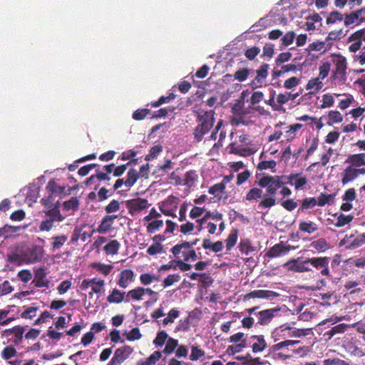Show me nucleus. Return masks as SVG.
<instances>
[{
	"mask_svg": "<svg viewBox=\"0 0 365 365\" xmlns=\"http://www.w3.org/2000/svg\"><path fill=\"white\" fill-rule=\"evenodd\" d=\"M255 184L265 187L264 198L258 204V208L269 209L277 203V190L286 184L294 185L295 190L302 189L308 182L307 178L301 173H291L289 175H262L256 174Z\"/></svg>",
	"mask_w": 365,
	"mask_h": 365,
	"instance_id": "nucleus-1",
	"label": "nucleus"
},
{
	"mask_svg": "<svg viewBox=\"0 0 365 365\" xmlns=\"http://www.w3.org/2000/svg\"><path fill=\"white\" fill-rule=\"evenodd\" d=\"M259 309V306H256L245 309V312L249 316L244 317L241 321L243 328L251 329L254 326L255 327H267L280 311L279 308H270L258 311Z\"/></svg>",
	"mask_w": 365,
	"mask_h": 365,
	"instance_id": "nucleus-2",
	"label": "nucleus"
},
{
	"mask_svg": "<svg viewBox=\"0 0 365 365\" xmlns=\"http://www.w3.org/2000/svg\"><path fill=\"white\" fill-rule=\"evenodd\" d=\"M196 115L197 126L193 130L194 139L197 142H200L204 136L209 133L214 125L215 120V111L212 110H205L199 109L193 110Z\"/></svg>",
	"mask_w": 365,
	"mask_h": 365,
	"instance_id": "nucleus-3",
	"label": "nucleus"
},
{
	"mask_svg": "<svg viewBox=\"0 0 365 365\" xmlns=\"http://www.w3.org/2000/svg\"><path fill=\"white\" fill-rule=\"evenodd\" d=\"M284 268L294 272H307L312 270L309 267V258L299 257L291 259L283 264Z\"/></svg>",
	"mask_w": 365,
	"mask_h": 365,
	"instance_id": "nucleus-4",
	"label": "nucleus"
},
{
	"mask_svg": "<svg viewBox=\"0 0 365 365\" xmlns=\"http://www.w3.org/2000/svg\"><path fill=\"white\" fill-rule=\"evenodd\" d=\"M332 62L335 68L333 71V77L335 79L345 80L347 69V63L346 58L341 54H332Z\"/></svg>",
	"mask_w": 365,
	"mask_h": 365,
	"instance_id": "nucleus-5",
	"label": "nucleus"
},
{
	"mask_svg": "<svg viewBox=\"0 0 365 365\" xmlns=\"http://www.w3.org/2000/svg\"><path fill=\"white\" fill-rule=\"evenodd\" d=\"M269 65L267 63H262L255 71V76L250 83V86L253 89L262 88L266 86V80L269 76Z\"/></svg>",
	"mask_w": 365,
	"mask_h": 365,
	"instance_id": "nucleus-6",
	"label": "nucleus"
},
{
	"mask_svg": "<svg viewBox=\"0 0 365 365\" xmlns=\"http://www.w3.org/2000/svg\"><path fill=\"white\" fill-rule=\"evenodd\" d=\"M330 258L329 257H314L309 258V267H312L319 271L322 276L331 277L329 264Z\"/></svg>",
	"mask_w": 365,
	"mask_h": 365,
	"instance_id": "nucleus-7",
	"label": "nucleus"
},
{
	"mask_svg": "<svg viewBox=\"0 0 365 365\" xmlns=\"http://www.w3.org/2000/svg\"><path fill=\"white\" fill-rule=\"evenodd\" d=\"M365 175V168H352L347 165L339 174L340 181L343 185L354 181L359 175Z\"/></svg>",
	"mask_w": 365,
	"mask_h": 365,
	"instance_id": "nucleus-8",
	"label": "nucleus"
},
{
	"mask_svg": "<svg viewBox=\"0 0 365 365\" xmlns=\"http://www.w3.org/2000/svg\"><path fill=\"white\" fill-rule=\"evenodd\" d=\"M125 205L128 213L131 216H134L143 210H147L150 206L148 200L140 197L126 200Z\"/></svg>",
	"mask_w": 365,
	"mask_h": 365,
	"instance_id": "nucleus-9",
	"label": "nucleus"
},
{
	"mask_svg": "<svg viewBox=\"0 0 365 365\" xmlns=\"http://www.w3.org/2000/svg\"><path fill=\"white\" fill-rule=\"evenodd\" d=\"M133 352L129 345H125L115 349L114 354L107 365H121Z\"/></svg>",
	"mask_w": 365,
	"mask_h": 365,
	"instance_id": "nucleus-10",
	"label": "nucleus"
},
{
	"mask_svg": "<svg viewBox=\"0 0 365 365\" xmlns=\"http://www.w3.org/2000/svg\"><path fill=\"white\" fill-rule=\"evenodd\" d=\"M294 250V247L280 242L271 247L265 253V256L269 258H276L287 255L291 250Z\"/></svg>",
	"mask_w": 365,
	"mask_h": 365,
	"instance_id": "nucleus-11",
	"label": "nucleus"
},
{
	"mask_svg": "<svg viewBox=\"0 0 365 365\" xmlns=\"http://www.w3.org/2000/svg\"><path fill=\"white\" fill-rule=\"evenodd\" d=\"M365 244V233L355 236L354 235H345L339 242L340 246H345L346 250H354Z\"/></svg>",
	"mask_w": 365,
	"mask_h": 365,
	"instance_id": "nucleus-12",
	"label": "nucleus"
},
{
	"mask_svg": "<svg viewBox=\"0 0 365 365\" xmlns=\"http://www.w3.org/2000/svg\"><path fill=\"white\" fill-rule=\"evenodd\" d=\"M364 13L365 8H361L350 13H344V25L349 29H353L355 26L359 25L363 21L361 16Z\"/></svg>",
	"mask_w": 365,
	"mask_h": 365,
	"instance_id": "nucleus-13",
	"label": "nucleus"
},
{
	"mask_svg": "<svg viewBox=\"0 0 365 365\" xmlns=\"http://www.w3.org/2000/svg\"><path fill=\"white\" fill-rule=\"evenodd\" d=\"M279 295L278 293L272 290L256 289L247 293L244 296V300L246 301L255 298L273 299L279 297Z\"/></svg>",
	"mask_w": 365,
	"mask_h": 365,
	"instance_id": "nucleus-14",
	"label": "nucleus"
},
{
	"mask_svg": "<svg viewBox=\"0 0 365 365\" xmlns=\"http://www.w3.org/2000/svg\"><path fill=\"white\" fill-rule=\"evenodd\" d=\"M49 283V280L46 279V273L44 267H39L35 269L34 279L31 282L32 284L38 288H48Z\"/></svg>",
	"mask_w": 365,
	"mask_h": 365,
	"instance_id": "nucleus-15",
	"label": "nucleus"
},
{
	"mask_svg": "<svg viewBox=\"0 0 365 365\" xmlns=\"http://www.w3.org/2000/svg\"><path fill=\"white\" fill-rule=\"evenodd\" d=\"M135 279V274L133 270L126 269L122 270L119 274V279L117 284L120 287L125 289L128 287L130 282H133Z\"/></svg>",
	"mask_w": 365,
	"mask_h": 365,
	"instance_id": "nucleus-16",
	"label": "nucleus"
},
{
	"mask_svg": "<svg viewBox=\"0 0 365 365\" xmlns=\"http://www.w3.org/2000/svg\"><path fill=\"white\" fill-rule=\"evenodd\" d=\"M46 190L48 193L51 195H61L63 194L64 195H70L71 188L69 187L67 190H66L65 186H61L58 185L56 181L52 179L50 180L46 185Z\"/></svg>",
	"mask_w": 365,
	"mask_h": 365,
	"instance_id": "nucleus-17",
	"label": "nucleus"
},
{
	"mask_svg": "<svg viewBox=\"0 0 365 365\" xmlns=\"http://www.w3.org/2000/svg\"><path fill=\"white\" fill-rule=\"evenodd\" d=\"M344 163L352 168H361V166L365 165V153L349 155Z\"/></svg>",
	"mask_w": 365,
	"mask_h": 365,
	"instance_id": "nucleus-18",
	"label": "nucleus"
},
{
	"mask_svg": "<svg viewBox=\"0 0 365 365\" xmlns=\"http://www.w3.org/2000/svg\"><path fill=\"white\" fill-rule=\"evenodd\" d=\"M25 332V329L21 326H16L13 328L6 329L4 331V334L6 336L13 334L14 335V338L12 339V342L15 345H19L22 342L24 333Z\"/></svg>",
	"mask_w": 365,
	"mask_h": 365,
	"instance_id": "nucleus-19",
	"label": "nucleus"
},
{
	"mask_svg": "<svg viewBox=\"0 0 365 365\" xmlns=\"http://www.w3.org/2000/svg\"><path fill=\"white\" fill-rule=\"evenodd\" d=\"M259 187L251 188L245 197V200L250 202H259V203L264 198V193L262 190V187L257 185Z\"/></svg>",
	"mask_w": 365,
	"mask_h": 365,
	"instance_id": "nucleus-20",
	"label": "nucleus"
},
{
	"mask_svg": "<svg viewBox=\"0 0 365 365\" xmlns=\"http://www.w3.org/2000/svg\"><path fill=\"white\" fill-rule=\"evenodd\" d=\"M290 327L286 324L277 327L272 333V338L274 341L280 339H285L289 338Z\"/></svg>",
	"mask_w": 365,
	"mask_h": 365,
	"instance_id": "nucleus-21",
	"label": "nucleus"
},
{
	"mask_svg": "<svg viewBox=\"0 0 365 365\" xmlns=\"http://www.w3.org/2000/svg\"><path fill=\"white\" fill-rule=\"evenodd\" d=\"M361 35V32L356 31L348 38V42H354L349 47L350 52L355 53L361 48L363 41Z\"/></svg>",
	"mask_w": 365,
	"mask_h": 365,
	"instance_id": "nucleus-22",
	"label": "nucleus"
},
{
	"mask_svg": "<svg viewBox=\"0 0 365 365\" xmlns=\"http://www.w3.org/2000/svg\"><path fill=\"white\" fill-rule=\"evenodd\" d=\"M251 339L256 340L252 345V350L254 353L262 352L267 347V342L263 335H252Z\"/></svg>",
	"mask_w": 365,
	"mask_h": 365,
	"instance_id": "nucleus-23",
	"label": "nucleus"
},
{
	"mask_svg": "<svg viewBox=\"0 0 365 365\" xmlns=\"http://www.w3.org/2000/svg\"><path fill=\"white\" fill-rule=\"evenodd\" d=\"M297 343H299V341L284 340L282 341L278 342V343L271 346L269 349V352H276V351H289V346H294Z\"/></svg>",
	"mask_w": 365,
	"mask_h": 365,
	"instance_id": "nucleus-24",
	"label": "nucleus"
},
{
	"mask_svg": "<svg viewBox=\"0 0 365 365\" xmlns=\"http://www.w3.org/2000/svg\"><path fill=\"white\" fill-rule=\"evenodd\" d=\"M327 119V123L329 125H333L336 123H340L343 121V116L338 110H330L327 115H323L321 119Z\"/></svg>",
	"mask_w": 365,
	"mask_h": 365,
	"instance_id": "nucleus-25",
	"label": "nucleus"
},
{
	"mask_svg": "<svg viewBox=\"0 0 365 365\" xmlns=\"http://www.w3.org/2000/svg\"><path fill=\"white\" fill-rule=\"evenodd\" d=\"M199 240H200L198 238H196L195 240L191 242L185 241L182 243L177 244L171 248L170 251L175 257H178L182 249H191L194 245H195L197 243V242H199Z\"/></svg>",
	"mask_w": 365,
	"mask_h": 365,
	"instance_id": "nucleus-26",
	"label": "nucleus"
},
{
	"mask_svg": "<svg viewBox=\"0 0 365 365\" xmlns=\"http://www.w3.org/2000/svg\"><path fill=\"white\" fill-rule=\"evenodd\" d=\"M332 46V42H327L325 40L324 41H317L310 43L309 45V49L310 51L326 52L331 49Z\"/></svg>",
	"mask_w": 365,
	"mask_h": 365,
	"instance_id": "nucleus-27",
	"label": "nucleus"
},
{
	"mask_svg": "<svg viewBox=\"0 0 365 365\" xmlns=\"http://www.w3.org/2000/svg\"><path fill=\"white\" fill-rule=\"evenodd\" d=\"M28 261L31 263L40 262L43 257V248L35 246L29 251Z\"/></svg>",
	"mask_w": 365,
	"mask_h": 365,
	"instance_id": "nucleus-28",
	"label": "nucleus"
},
{
	"mask_svg": "<svg viewBox=\"0 0 365 365\" xmlns=\"http://www.w3.org/2000/svg\"><path fill=\"white\" fill-rule=\"evenodd\" d=\"M344 14L339 11L338 10H333L331 11L326 19L327 25H333L344 21Z\"/></svg>",
	"mask_w": 365,
	"mask_h": 365,
	"instance_id": "nucleus-29",
	"label": "nucleus"
},
{
	"mask_svg": "<svg viewBox=\"0 0 365 365\" xmlns=\"http://www.w3.org/2000/svg\"><path fill=\"white\" fill-rule=\"evenodd\" d=\"M300 231L312 235L319 230L318 225L312 221H301L299 224Z\"/></svg>",
	"mask_w": 365,
	"mask_h": 365,
	"instance_id": "nucleus-30",
	"label": "nucleus"
},
{
	"mask_svg": "<svg viewBox=\"0 0 365 365\" xmlns=\"http://www.w3.org/2000/svg\"><path fill=\"white\" fill-rule=\"evenodd\" d=\"M310 247L318 252H324L331 248L330 245L324 238H319L310 243Z\"/></svg>",
	"mask_w": 365,
	"mask_h": 365,
	"instance_id": "nucleus-31",
	"label": "nucleus"
},
{
	"mask_svg": "<svg viewBox=\"0 0 365 365\" xmlns=\"http://www.w3.org/2000/svg\"><path fill=\"white\" fill-rule=\"evenodd\" d=\"M68 240V236L64 234L53 236L51 237V250L56 251L59 250Z\"/></svg>",
	"mask_w": 365,
	"mask_h": 365,
	"instance_id": "nucleus-32",
	"label": "nucleus"
},
{
	"mask_svg": "<svg viewBox=\"0 0 365 365\" xmlns=\"http://www.w3.org/2000/svg\"><path fill=\"white\" fill-rule=\"evenodd\" d=\"M125 292H121L119 289L115 288L112 292L107 297V301L112 304H120L124 301V296Z\"/></svg>",
	"mask_w": 365,
	"mask_h": 365,
	"instance_id": "nucleus-33",
	"label": "nucleus"
},
{
	"mask_svg": "<svg viewBox=\"0 0 365 365\" xmlns=\"http://www.w3.org/2000/svg\"><path fill=\"white\" fill-rule=\"evenodd\" d=\"M302 127V125L300 123H295L294 125H291L285 128H283L284 130V138H286L287 141H291L292 140L295 136L296 133L301 129Z\"/></svg>",
	"mask_w": 365,
	"mask_h": 365,
	"instance_id": "nucleus-34",
	"label": "nucleus"
},
{
	"mask_svg": "<svg viewBox=\"0 0 365 365\" xmlns=\"http://www.w3.org/2000/svg\"><path fill=\"white\" fill-rule=\"evenodd\" d=\"M140 175L137 170L134 168L130 169L126 175V189L125 191H128L130 189L131 187L134 185V184L138 180Z\"/></svg>",
	"mask_w": 365,
	"mask_h": 365,
	"instance_id": "nucleus-35",
	"label": "nucleus"
},
{
	"mask_svg": "<svg viewBox=\"0 0 365 365\" xmlns=\"http://www.w3.org/2000/svg\"><path fill=\"white\" fill-rule=\"evenodd\" d=\"M238 247L241 253L245 255H248L256 250V247L252 246L249 239L241 240Z\"/></svg>",
	"mask_w": 365,
	"mask_h": 365,
	"instance_id": "nucleus-36",
	"label": "nucleus"
},
{
	"mask_svg": "<svg viewBox=\"0 0 365 365\" xmlns=\"http://www.w3.org/2000/svg\"><path fill=\"white\" fill-rule=\"evenodd\" d=\"M143 297V287H138L128 292L126 294L125 302H128L130 299L140 301Z\"/></svg>",
	"mask_w": 365,
	"mask_h": 365,
	"instance_id": "nucleus-37",
	"label": "nucleus"
},
{
	"mask_svg": "<svg viewBox=\"0 0 365 365\" xmlns=\"http://www.w3.org/2000/svg\"><path fill=\"white\" fill-rule=\"evenodd\" d=\"M46 216L52 222H61L65 219V216L62 215L58 206H54L53 208L46 212Z\"/></svg>",
	"mask_w": 365,
	"mask_h": 365,
	"instance_id": "nucleus-38",
	"label": "nucleus"
},
{
	"mask_svg": "<svg viewBox=\"0 0 365 365\" xmlns=\"http://www.w3.org/2000/svg\"><path fill=\"white\" fill-rule=\"evenodd\" d=\"M198 175L195 170H189L185 173L184 175V185L188 187H192L195 185L197 181Z\"/></svg>",
	"mask_w": 365,
	"mask_h": 365,
	"instance_id": "nucleus-39",
	"label": "nucleus"
},
{
	"mask_svg": "<svg viewBox=\"0 0 365 365\" xmlns=\"http://www.w3.org/2000/svg\"><path fill=\"white\" fill-rule=\"evenodd\" d=\"M164 225V221L162 219H155L146 225V230L149 234H153L159 231Z\"/></svg>",
	"mask_w": 365,
	"mask_h": 365,
	"instance_id": "nucleus-40",
	"label": "nucleus"
},
{
	"mask_svg": "<svg viewBox=\"0 0 365 365\" xmlns=\"http://www.w3.org/2000/svg\"><path fill=\"white\" fill-rule=\"evenodd\" d=\"M120 242L117 240H110L104 246V251L107 255H116L120 248Z\"/></svg>",
	"mask_w": 365,
	"mask_h": 365,
	"instance_id": "nucleus-41",
	"label": "nucleus"
},
{
	"mask_svg": "<svg viewBox=\"0 0 365 365\" xmlns=\"http://www.w3.org/2000/svg\"><path fill=\"white\" fill-rule=\"evenodd\" d=\"M238 237V230L232 229L225 240L226 249L230 250L236 244Z\"/></svg>",
	"mask_w": 365,
	"mask_h": 365,
	"instance_id": "nucleus-42",
	"label": "nucleus"
},
{
	"mask_svg": "<svg viewBox=\"0 0 365 365\" xmlns=\"http://www.w3.org/2000/svg\"><path fill=\"white\" fill-rule=\"evenodd\" d=\"M354 220V216L352 215H344L343 213H339L337 217L336 222L334 223V226L336 227H341L346 225H349Z\"/></svg>",
	"mask_w": 365,
	"mask_h": 365,
	"instance_id": "nucleus-43",
	"label": "nucleus"
},
{
	"mask_svg": "<svg viewBox=\"0 0 365 365\" xmlns=\"http://www.w3.org/2000/svg\"><path fill=\"white\" fill-rule=\"evenodd\" d=\"M79 207V200L76 197H72L70 200L65 201L63 204V209L66 211L75 212Z\"/></svg>",
	"mask_w": 365,
	"mask_h": 365,
	"instance_id": "nucleus-44",
	"label": "nucleus"
},
{
	"mask_svg": "<svg viewBox=\"0 0 365 365\" xmlns=\"http://www.w3.org/2000/svg\"><path fill=\"white\" fill-rule=\"evenodd\" d=\"M283 125H285V123H282V122H279L274 125V130L273 133L269 135L268 137L269 142H272V141L278 140L279 139H280V138L282 137V135L283 134L282 129V127Z\"/></svg>",
	"mask_w": 365,
	"mask_h": 365,
	"instance_id": "nucleus-45",
	"label": "nucleus"
},
{
	"mask_svg": "<svg viewBox=\"0 0 365 365\" xmlns=\"http://www.w3.org/2000/svg\"><path fill=\"white\" fill-rule=\"evenodd\" d=\"M317 205L316 197H306L302 202L301 206L298 210L299 212H304L308 209L312 208Z\"/></svg>",
	"mask_w": 365,
	"mask_h": 365,
	"instance_id": "nucleus-46",
	"label": "nucleus"
},
{
	"mask_svg": "<svg viewBox=\"0 0 365 365\" xmlns=\"http://www.w3.org/2000/svg\"><path fill=\"white\" fill-rule=\"evenodd\" d=\"M320 80L319 77L310 79L306 86L307 90L314 89L313 93L318 92L323 87V83Z\"/></svg>",
	"mask_w": 365,
	"mask_h": 365,
	"instance_id": "nucleus-47",
	"label": "nucleus"
},
{
	"mask_svg": "<svg viewBox=\"0 0 365 365\" xmlns=\"http://www.w3.org/2000/svg\"><path fill=\"white\" fill-rule=\"evenodd\" d=\"M113 225V223L107 218V217L104 216L97 228V232L101 234L106 233L112 228Z\"/></svg>",
	"mask_w": 365,
	"mask_h": 365,
	"instance_id": "nucleus-48",
	"label": "nucleus"
},
{
	"mask_svg": "<svg viewBox=\"0 0 365 365\" xmlns=\"http://www.w3.org/2000/svg\"><path fill=\"white\" fill-rule=\"evenodd\" d=\"M92 267L96 269L98 272L102 273L103 275L107 276L113 269L112 264H105L100 262L93 263Z\"/></svg>",
	"mask_w": 365,
	"mask_h": 365,
	"instance_id": "nucleus-49",
	"label": "nucleus"
},
{
	"mask_svg": "<svg viewBox=\"0 0 365 365\" xmlns=\"http://www.w3.org/2000/svg\"><path fill=\"white\" fill-rule=\"evenodd\" d=\"M251 69H249L247 68H240L235 71L233 76L235 80H237L240 82L245 81L247 79L250 73Z\"/></svg>",
	"mask_w": 365,
	"mask_h": 365,
	"instance_id": "nucleus-50",
	"label": "nucleus"
},
{
	"mask_svg": "<svg viewBox=\"0 0 365 365\" xmlns=\"http://www.w3.org/2000/svg\"><path fill=\"white\" fill-rule=\"evenodd\" d=\"M348 31L344 33L343 29L331 31L328 34L325 41L327 42H331V41L340 40L343 36H346Z\"/></svg>",
	"mask_w": 365,
	"mask_h": 365,
	"instance_id": "nucleus-51",
	"label": "nucleus"
},
{
	"mask_svg": "<svg viewBox=\"0 0 365 365\" xmlns=\"http://www.w3.org/2000/svg\"><path fill=\"white\" fill-rule=\"evenodd\" d=\"M19 230L18 227H14L6 225L3 227L0 228V237L3 236L4 238L9 237L12 234L16 232Z\"/></svg>",
	"mask_w": 365,
	"mask_h": 365,
	"instance_id": "nucleus-52",
	"label": "nucleus"
},
{
	"mask_svg": "<svg viewBox=\"0 0 365 365\" xmlns=\"http://www.w3.org/2000/svg\"><path fill=\"white\" fill-rule=\"evenodd\" d=\"M162 151L163 146L161 145H156L150 148L149 153L145 156V160L149 161L156 158Z\"/></svg>",
	"mask_w": 365,
	"mask_h": 365,
	"instance_id": "nucleus-53",
	"label": "nucleus"
},
{
	"mask_svg": "<svg viewBox=\"0 0 365 365\" xmlns=\"http://www.w3.org/2000/svg\"><path fill=\"white\" fill-rule=\"evenodd\" d=\"M124 335L126 336V339L130 341L138 340L142 336L140 329L138 327L132 329L129 332H125Z\"/></svg>",
	"mask_w": 365,
	"mask_h": 365,
	"instance_id": "nucleus-54",
	"label": "nucleus"
},
{
	"mask_svg": "<svg viewBox=\"0 0 365 365\" xmlns=\"http://www.w3.org/2000/svg\"><path fill=\"white\" fill-rule=\"evenodd\" d=\"M178 345V341L173 338H169L167 341L166 345L164 348L163 352L166 354H170L173 352L175 349Z\"/></svg>",
	"mask_w": 365,
	"mask_h": 365,
	"instance_id": "nucleus-55",
	"label": "nucleus"
},
{
	"mask_svg": "<svg viewBox=\"0 0 365 365\" xmlns=\"http://www.w3.org/2000/svg\"><path fill=\"white\" fill-rule=\"evenodd\" d=\"M174 110H175V108L170 107V106L160 108L154 112V113L153 114V118H160L163 117H165L168 115V113H173L174 111Z\"/></svg>",
	"mask_w": 365,
	"mask_h": 365,
	"instance_id": "nucleus-56",
	"label": "nucleus"
},
{
	"mask_svg": "<svg viewBox=\"0 0 365 365\" xmlns=\"http://www.w3.org/2000/svg\"><path fill=\"white\" fill-rule=\"evenodd\" d=\"M151 113V110L148 108H142L136 110L133 113V118L135 120H143L148 115Z\"/></svg>",
	"mask_w": 365,
	"mask_h": 365,
	"instance_id": "nucleus-57",
	"label": "nucleus"
},
{
	"mask_svg": "<svg viewBox=\"0 0 365 365\" xmlns=\"http://www.w3.org/2000/svg\"><path fill=\"white\" fill-rule=\"evenodd\" d=\"M163 251V245L161 243H153L147 250V254L151 256L160 254Z\"/></svg>",
	"mask_w": 365,
	"mask_h": 365,
	"instance_id": "nucleus-58",
	"label": "nucleus"
},
{
	"mask_svg": "<svg viewBox=\"0 0 365 365\" xmlns=\"http://www.w3.org/2000/svg\"><path fill=\"white\" fill-rule=\"evenodd\" d=\"M205 351L199 349L197 346H192L191 348V354L190 355V359L191 361H197L200 358L205 356Z\"/></svg>",
	"mask_w": 365,
	"mask_h": 365,
	"instance_id": "nucleus-59",
	"label": "nucleus"
},
{
	"mask_svg": "<svg viewBox=\"0 0 365 365\" xmlns=\"http://www.w3.org/2000/svg\"><path fill=\"white\" fill-rule=\"evenodd\" d=\"M16 353L17 351L14 346H7L3 349L1 356L5 360H9L16 356Z\"/></svg>",
	"mask_w": 365,
	"mask_h": 365,
	"instance_id": "nucleus-60",
	"label": "nucleus"
},
{
	"mask_svg": "<svg viewBox=\"0 0 365 365\" xmlns=\"http://www.w3.org/2000/svg\"><path fill=\"white\" fill-rule=\"evenodd\" d=\"M277 165L276 161L274 160H262L259 162L257 166V170H263L267 169H274Z\"/></svg>",
	"mask_w": 365,
	"mask_h": 365,
	"instance_id": "nucleus-61",
	"label": "nucleus"
},
{
	"mask_svg": "<svg viewBox=\"0 0 365 365\" xmlns=\"http://www.w3.org/2000/svg\"><path fill=\"white\" fill-rule=\"evenodd\" d=\"M229 148H230V153L240 155H245L247 151L245 148V145H240L237 143H232L230 144Z\"/></svg>",
	"mask_w": 365,
	"mask_h": 365,
	"instance_id": "nucleus-62",
	"label": "nucleus"
},
{
	"mask_svg": "<svg viewBox=\"0 0 365 365\" xmlns=\"http://www.w3.org/2000/svg\"><path fill=\"white\" fill-rule=\"evenodd\" d=\"M332 200L331 195L326 192H322L317 199V205L323 207L327 204H330Z\"/></svg>",
	"mask_w": 365,
	"mask_h": 365,
	"instance_id": "nucleus-63",
	"label": "nucleus"
},
{
	"mask_svg": "<svg viewBox=\"0 0 365 365\" xmlns=\"http://www.w3.org/2000/svg\"><path fill=\"white\" fill-rule=\"evenodd\" d=\"M260 48L257 46H253L251 48H247L245 51V57L250 60L252 61L254 60L256 56L260 53Z\"/></svg>",
	"mask_w": 365,
	"mask_h": 365,
	"instance_id": "nucleus-64",
	"label": "nucleus"
}]
</instances>
